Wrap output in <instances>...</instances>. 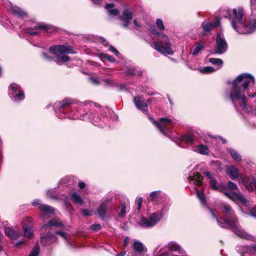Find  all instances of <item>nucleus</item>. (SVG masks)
Masks as SVG:
<instances>
[{
	"instance_id": "obj_5",
	"label": "nucleus",
	"mask_w": 256,
	"mask_h": 256,
	"mask_svg": "<svg viewBox=\"0 0 256 256\" xmlns=\"http://www.w3.org/2000/svg\"><path fill=\"white\" fill-rule=\"evenodd\" d=\"M149 118L163 134L169 138L172 141L177 142L178 138L171 134V130L173 128L174 124H176V120L174 118H162L158 120H155L150 116H149Z\"/></svg>"
},
{
	"instance_id": "obj_7",
	"label": "nucleus",
	"mask_w": 256,
	"mask_h": 256,
	"mask_svg": "<svg viewBox=\"0 0 256 256\" xmlns=\"http://www.w3.org/2000/svg\"><path fill=\"white\" fill-rule=\"evenodd\" d=\"M50 52L55 56V61L58 64L68 62L70 58L66 54H76V52L69 45L58 44L50 46Z\"/></svg>"
},
{
	"instance_id": "obj_56",
	"label": "nucleus",
	"mask_w": 256,
	"mask_h": 256,
	"mask_svg": "<svg viewBox=\"0 0 256 256\" xmlns=\"http://www.w3.org/2000/svg\"><path fill=\"white\" fill-rule=\"evenodd\" d=\"M114 6H115L114 4L112 2L110 4H106L104 8L107 10H110L111 8L114 7Z\"/></svg>"
},
{
	"instance_id": "obj_46",
	"label": "nucleus",
	"mask_w": 256,
	"mask_h": 256,
	"mask_svg": "<svg viewBox=\"0 0 256 256\" xmlns=\"http://www.w3.org/2000/svg\"><path fill=\"white\" fill-rule=\"evenodd\" d=\"M204 174L208 178L212 180V179H214V174L210 172H203Z\"/></svg>"
},
{
	"instance_id": "obj_48",
	"label": "nucleus",
	"mask_w": 256,
	"mask_h": 256,
	"mask_svg": "<svg viewBox=\"0 0 256 256\" xmlns=\"http://www.w3.org/2000/svg\"><path fill=\"white\" fill-rule=\"evenodd\" d=\"M142 198L140 197L138 198L136 200V204H137V210H140L142 207Z\"/></svg>"
},
{
	"instance_id": "obj_64",
	"label": "nucleus",
	"mask_w": 256,
	"mask_h": 256,
	"mask_svg": "<svg viewBox=\"0 0 256 256\" xmlns=\"http://www.w3.org/2000/svg\"><path fill=\"white\" fill-rule=\"evenodd\" d=\"M126 252L123 251L119 254H118L116 255V256H124L126 254Z\"/></svg>"
},
{
	"instance_id": "obj_22",
	"label": "nucleus",
	"mask_w": 256,
	"mask_h": 256,
	"mask_svg": "<svg viewBox=\"0 0 256 256\" xmlns=\"http://www.w3.org/2000/svg\"><path fill=\"white\" fill-rule=\"evenodd\" d=\"M26 220L28 223V226H26L24 224L23 226L24 235L26 238L30 239L33 236L32 224H31L32 220L30 218H26Z\"/></svg>"
},
{
	"instance_id": "obj_23",
	"label": "nucleus",
	"mask_w": 256,
	"mask_h": 256,
	"mask_svg": "<svg viewBox=\"0 0 256 256\" xmlns=\"http://www.w3.org/2000/svg\"><path fill=\"white\" fill-rule=\"evenodd\" d=\"M64 224L62 222L58 219H52L48 222L42 225V228L45 230L48 229L54 226L56 228H61L64 226Z\"/></svg>"
},
{
	"instance_id": "obj_15",
	"label": "nucleus",
	"mask_w": 256,
	"mask_h": 256,
	"mask_svg": "<svg viewBox=\"0 0 256 256\" xmlns=\"http://www.w3.org/2000/svg\"><path fill=\"white\" fill-rule=\"evenodd\" d=\"M133 102L138 110L148 114V106L143 97L140 96H134Z\"/></svg>"
},
{
	"instance_id": "obj_58",
	"label": "nucleus",
	"mask_w": 256,
	"mask_h": 256,
	"mask_svg": "<svg viewBox=\"0 0 256 256\" xmlns=\"http://www.w3.org/2000/svg\"><path fill=\"white\" fill-rule=\"evenodd\" d=\"M24 244V242L23 241H22V240H18L17 242H16L14 244V246H16V247H18L21 245H22V244Z\"/></svg>"
},
{
	"instance_id": "obj_27",
	"label": "nucleus",
	"mask_w": 256,
	"mask_h": 256,
	"mask_svg": "<svg viewBox=\"0 0 256 256\" xmlns=\"http://www.w3.org/2000/svg\"><path fill=\"white\" fill-rule=\"evenodd\" d=\"M127 210V204L126 202H122L120 206L118 208L117 213L118 216L122 218L125 217Z\"/></svg>"
},
{
	"instance_id": "obj_11",
	"label": "nucleus",
	"mask_w": 256,
	"mask_h": 256,
	"mask_svg": "<svg viewBox=\"0 0 256 256\" xmlns=\"http://www.w3.org/2000/svg\"><path fill=\"white\" fill-rule=\"evenodd\" d=\"M8 93L12 100L16 102H18L24 100V94L20 86L16 84H11L8 90Z\"/></svg>"
},
{
	"instance_id": "obj_54",
	"label": "nucleus",
	"mask_w": 256,
	"mask_h": 256,
	"mask_svg": "<svg viewBox=\"0 0 256 256\" xmlns=\"http://www.w3.org/2000/svg\"><path fill=\"white\" fill-rule=\"evenodd\" d=\"M168 206L166 204H164L162 208L160 211H163L162 212V216L164 215V213L166 212L168 210Z\"/></svg>"
},
{
	"instance_id": "obj_47",
	"label": "nucleus",
	"mask_w": 256,
	"mask_h": 256,
	"mask_svg": "<svg viewBox=\"0 0 256 256\" xmlns=\"http://www.w3.org/2000/svg\"><path fill=\"white\" fill-rule=\"evenodd\" d=\"M56 234L60 236L62 238H63L64 239L66 240V232L62 231V230H56Z\"/></svg>"
},
{
	"instance_id": "obj_8",
	"label": "nucleus",
	"mask_w": 256,
	"mask_h": 256,
	"mask_svg": "<svg viewBox=\"0 0 256 256\" xmlns=\"http://www.w3.org/2000/svg\"><path fill=\"white\" fill-rule=\"evenodd\" d=\"M210 188L215 190L224 193L228 198L233 200H238L243 204L246 203V200L243 195L240 192H232L227 189L226 186L223 184L218 185L215 178L212 179L210 182Z\"/></svg>"
},
{
	"instance_id": "obj_57",
	"label": "nucleus",
	"mask_w": 256,
	"mask_h": 256,
	"mask_svg": "<svg viewBox=\"0 0 256 256\" xmlns=\"http://www.w3.org/2000/svg\"><path fill=\"white\" fill-rule=\"evenodd\" d=\"M250 216L256 218V207L254 208L250 211Z\"/></svg>"
},
{
	"instance_id": "obj_17",
	"label": "nucleus",
	"mask_w": 256,
	"mask_h": 256,
	"mask_svg": "<svg viewBox=\"0 0 256 256\" xmlns=\"http://www.w3.org/2000/svg\"><path fill=\"white\" fill-rule=\"evenodd\" d=\"M242 182L248 190L256 191V180L253 176L244 178Z\"/></svg>"
},
{
	"instance_id": "obj_59",
	"label": "nucleus",
	"mask_w": 256,
	"mask_h": 256,
	"mask_svg": "<svg viewBox=\"0 0 256 256\" xmlns=\"http://www.w3.org/2000/svg\"><path fill=\"white\" fill-rule=\"evenodd\" d=\"M78 186L80 188H84L86 186V184L84 182H80L78 184Z\"/></svg>"
},
{
	"instance_id": "obj_19",
	"label": "nucleus",
	"mask_w": 256,
	"mask_h": 256,
	"mask_svg": "<svg viewBox=\"0 0 256 256\" xmlns=\"http://www.w3.org/2000/svg\"><path fill=\"white\" fill-rule=\"evenodd\" d=\"M162 193L160 190L152 192L148 198V200L154 204H159L162 199Z\"/></svg>"
},
{
	"instance_id": "obj_51",
	"label": "nucleus",
	"mask_w": 256,
	"mask_h": 256,
	"mask_svg": "<svg viewBox=\"0 0 256 256\" xmlns=\"http://www.w3.org/2000/svg\"><path fill=\"white\" fill-rule=\"evenodd\" d=\"M42 58L45 60H46L48 61H51L53 59V58L52 57L48 56V54H46V52H43L42 53Z\"/></svg>"
},
{
	"instance_id": "obj_61",
	"label": "nucleus",
	"mask_w": 256,
	"mask_h": 256,
	"mask_svg": "<svg viewBox=\"0 0 256 256\" xmlns=\"http://www.w3.org/2000/svg\"><path fill=\"white\" fill-rule=\"evenodd\" d=\"M90 80L94 84H98V80L96 78H90Z\"/></svg>"
},
{
	"instance_id": "obj_31",
	"label": "nucleus",
	"mask_w": 256,
	"mask_h": 256,
	"mask_svg": "<svg viewBox=\"0 0 256 256\" xmlns=\"http://www.w3.org/2000/svg\"><path fill=\"white\" fill-rule=\"evenodd\" d=\"M196 150L201 154L206 156L208 155L210 152L208 146L202 144L198 145Z\"/></svg>"
},
{
	"instance_id": "obj_1",
	"label": "nucleus",
	"mask_w": 256,
	"mask_h": 256,
	"mask_svg": "<svg viewBox=\"0 0 256 256\" xmlns=\"http://www.w3.org/2000/svg\"><path fill=\"white\" fill-rule=\"evenodd\" d=\"M53 108L56 116L60 119L88 120L100 128L104 127L107 116L106 111L108 110V108H98L96 104L90 101L76 104L74 100L68 98L56 102Z\"/></svg>"
},
{
	"instance_id": "obj_40",
	"label": "nucleus",
	"mask_w": 256,
	"mask_h": 256,
	"mask_svg": "<svg viewBox=\"0 0 256 256\" xmlns=\"http://www.w3.org/2000/svg\"><path fill=\"white\" fill-rule=\"evenodd\" d=\"M156 25L158 29L160 30H165V27L164 25L162 20L160 18H158L156 20Z\"/></svg>"
},
{
	"instance_id": "obj_32",
	"label": "nucleus",
	"mask_w": 256,
	"mask_h": 256,
	"mask_svg": "<svg viewBox=\"0 0 256 256\" xmlns=\"http://www.w3.org/2000/svg\"><path fill=\"white\" fill-rule=\"evenodd\" d=\"M39 208L46 214H53L54 213V208L47 204L40 205Z\"/></svg>"
},
{
	"instance_id": "obj_41",
	"label": "nucleus",
	"mask_w": 256,
	"mask_h": 256,
	"mask_svg": "<svg viewBox=\"0 0 256 256\" xmlns=\"http://www.w3.org/2000/svg\"><path fill=\"white\" fill-rule=\"evenodd\" d=\"M81 213L82 215L86 216H91L93 214L92 210L90 209H82Z\"/></svg>"
},
{
	"instance_id": "obj_60",
	"label": "nucleus",
	"mask_w": 256,
	"mask_h": 256,
	"mask_svg": "<svg viewBox=\"0 0 256 256\" xmlns=\"http://www.w3.org/2000/svg\"><path fill=\"white\" fill-rule=\"evenodd\" d=\"M124 241V246L126 247L128 246V244L129 242L128 238V237L125 238Z\"/></svg>"
},
{
	"instance_id": "obj_36",
	"label": "nucleus",
	"mask_w": 256,
	"mask_h": 256,
	"mask_svg": "<svg viewBox=\"0 0 256 256\" xmlns=\"http://www.w3.org/2000/svg\"><path fill=\"white\" fill-rule=\"evenodd\" d=\"M40 246L38 244H35L28 256H38L40 254Z\"/></svg>"
},
{
	"instance_id": "obj_37",
	"label": "nucleus",
	"mask_w": 256,
	"mask_h": 256,
	"mask_svg": "<svg viewBox=\"0 0 256 256\" xmlns=\"http://www.w3.org/2000/svg\"><path fill=\"white\" fill-rule=\"evenodd\" d=\"M216 70L215 68L212 66H206L200 70V72L202 73L208 74L214 72Z\"/></svg>"
},
{
	"instance_id": "obj_25",
	"label": "nucleus",
	"mask_w": 256,
	"mask_h": 256,
	"mask_svg": "<svg viewBox=\"0 0 256 256\" xmlns=\"http://www.w3.org/2000/svg\"><path fill=\"white\" fill-rule=\"evenodd\" d=\"M236 250L241 254V256H244V254H251V248L249 246L238 245L236 246Z\"/></svg>"
},
{
	"instance_id": "obj_52",
	"label": "nucleus",
	"mask_w": 256,
	"mask_h": 256,
	"mask_svg": "<svg viewBox=\"0 0 256 256\" xmlns=\"http://www.w3.org/2000/svg\"><path fill=\"white\" fill-rule=\"evenodd\" d=\"M47 196L51 198H56V196L53 194V192L52 190H50L47 192Z\"/></svg>"
},
{
	"instance_id": "obj_6",
	"label": "nucleus",
	"mask_w": 256,
	"mask_h": 256,
	"mask_svg": "<svg viewBox=\"0 0 256 256\" xmlns=\"http://www.w3.org/2000/svg\"><path fill=\"white\" fill-rule=\"evenodd\" d=\"M150 32L154 35L160 36V41L158 42H154L152 46L156 50L163 54H172L173 52L171 48V42L168 36L164 34H160L157 32L154 27L151 28Z\"/></svg>"
},
{
	"instance_id": "obj_30",
	"label": "nucleus",
	"mask_w": 256,
	"mask_h": 256,
	"mask_svg": "<svg viewBox=\"0 0 256 256\" xmlns=\"http://www.w3.org/2000/svg\"><path fill=\"white\" fill-rule=\"evenodd\" d=\"M208 61L216 67L215 68L216 69V70L222 68L224 64L223 60L222 59L218 58H209Z\"/></svg>"
},
{
	"instance_id": "obj_50",
	"label": "nucleus",
	"mask_w": 256,
	"mask_h": 256,
	"mask_svg": "<svg viewBox=\"0 0 256 256\" xmlns=\"http://www.w3.org/2000/svg\"><path fill=\"white\" fill-rule=\"evenodd\" d=\"M32 204L34 206H38L40 205H42V204H41V200L39 199H36L34 200L32 202Z\"/></svg>"
},
{
	"instance_id": "obj_9",
	"label": "nucleus",
	"mask_w": 256,
	"mask_h": 256,
	"mask_svg": "<svg viewBox=\"0 0 256 256\" xmlns=\"http://www.w3.org/2000/svg\"><path fill=\"white\" fill-rule=\"evenodd\" d=\"M162 212L157 211L151 214L148 218H142L140 225L144 228L154 226L162 218Z\"/></svg>"
},
{
	"instance_id": "obj_13",
	"label": "nucleus",
	"mask_w": 256,
	"mask_h": 256,
	"mask_svg": "<svg viewBox=\"0 0 256 256\" xmlns=\"http://www.w3.org/2000/svg\"><path fill=\"white\" fill-rule=\"evenodd\" d=\"M220 24V20L217 19L216 20H212L210 22L204 21L201 24L204 32L202 34V36H209L212 34V30L218 27Z\"/></svg>"
},
{
	"instance_id": "obj_20",
	"label": "nucleus",
	"mask_w": 256,
	"mask_h": 256,
	"mask_svg": "<svg viewBox=\"0 0 256 256\" xmlns=\"http://www.w3.org/2000/svg\"><path fill=\"white\" fill-rule=\"evenodd\" d=\"M110 201V199L106 200L100 205L98 209V216L102 220H104L106 218V212L108 210V204Z\"/></svg>"
},
{
	"instance_id": "obj_4",
	"label": "nucleus",
	"mask_w": 256,
	"mask_h": 256,
	"mask_svg": "<svg viewBox=\"0 0 256 256\" xmlns=\"http://www.w3.org/2000/svg\"><path fill=\"white\" fill-rule=\"evenodd\" d=\"M209 212L221 228H231L232 230L240 238L248 239V234L239 226L238 219L236 216L231 206L226 204L222 205V212L224 217L218 218L216 214L209 208H208Z\"/></svg>"
},
{
	"instance_id": "obj_33",
	"label": "nucleus",
	"mask_w": 256,
	"mask_h": 256,
	"mask_svg": "<svg viewBox=\"0 0 256 256\" xmlns=\"http://www.w3.org/2000/svg\"><path fill=\"white\" fill-rule=\"evenodd\" d=\"M228 151L230 152L234 160L238 162L242 160L241 156L237 151L232 148H228Z\"/></svg>"
},
{
	"instance_id": "obj_34",
	"label": "nucleus",
	"mask_w": 256,
	"mask_h": 256,
	"mask_svg": "<svg viewBox=\"0 0 256 256\" xmlns=\"http://www.w3.org/2000/svg\"><path fill=\"white\" fill-rule=\"evenodd\" d=\"M180 140L188 144H194V138L191 134L183 135L181 136Z\"/></svg>"
},
{
	"instance_id": "obj_3",
	"label": "nucleus",
	"mask_w": 256,
	"mask_h": 256,
	"mask_svg": "<svg viewBox=\"0 0 256 256\" xmlns=\"http://www.w3.org/2000/svg\"><path fill=\"white\" fill-rule=\"evenodd\" d=\"M222 16L229 19L231 26L239 34H250L256 30V16L252 14L248 21L245 20L244 10L241 7L234 9L224 8Z\"/></svg>"
},
{
	"instance_id": "obj_12",
	"label": "nucleus",
	"mask_w": 256,
	"mask_h": 256,
	"mask_svg": "<svg viewBox=\"0 0 256 256\" xmlns=\"http://www.w3.org/2000/svg\"><path fill=\"white\" fill-rule=\"evenodd\" d=\"M50 28V26L49 25L34 23L30 27L25 28L24 32L32 36H34L38 35L40 31L46 32Z\"/></svg>"
},
{
	"instance_id": "obj_14",
	"label": "nucleus",
	"mask_w": 256,
	"mask_h": 256,
	"mask_svg": "<svg viewBox=\"0 0 256 256\" xmlns=\"http://www.w3.org/2000/svg\"><path fill=\"white\" fill-rule=\"evenodd\" d=\"M57 240L56 234L50 232L41 234L40 242L43 246H50L55 242Z\"/></svg>"
},
{
	"instance_id": "obj_10",
	"label": "nucleus",
	"mask_w": 256,
	"mask_h": 256,
	"mask_svg": "<svg viewBox=\"0 0 256 256\" xmlns=\"http://www.w3.org/2000/svg\"><path fill=\"white\" fill-rule=\"evenodd\" d=\"M228 48V44L223 34L219 32L216 38L214 53L222 54L225 53Z\"/></svg>"
},
{
	"instance_id": "obj_55",
	"label": "nucleus",
	"mask_w": 256,
	"mask_h": 256,
	"mask_svg": "<svg viewBox=\"0 0 256 256\" xmlns=\"http://www.w3.org/2000/svg\"><path fill=\"white\" fill-rule=\"evenodd\" d=\"M120 90L122 91H126L128 90L126 84H122L118 86Z\"/></svg>"
},
{
	"instance_id": "obj_49",
	"label": "nucleus",
	"mask_w": 256,
	"mask_h": 256,
	"mask_svg": "<svg viewBox=\"0 0 256 256\" xmlns=\"http://www.w3.org/2000/svg\"><path fill=\"white\" fill-rule=\"evenodd\" d=\"M104 58L110 62H113L116 61V60L114 59V58L112 56H111L108 54H104Z\"/></svg>"
},
{
	"instance_id": "obj_62",
	"label": "nucleus",
	"mask_w": 256,
	"mask_h": 256,
	"mask_svg": "<svg viewBox=\"0 0 256 256\" xmlns=\"http://www.w3.org/2000/svg\"><path fill=\"white\" fill-rule=\"evenodd\" d=\"M94 4L96 5H100L102 3V0H92Z\"/></svg>"
},
{
	"instance_id": "obj_29",
	"label": "nucleus",
	"mask_w": 256,
	"mask_h": 256,
	"mask_svg": "<svg viewBox=\"0 0 256 256\" xmlns=\"http://www.w3.org/2000/svg\"><path fill=\"white\" fill-rule=\"evenodd\" d=\"M71 198L74 204H80L81 206L84 204L83 199L76 192L72 193Z\"/></svg>"
},
{
	"instance_id": "obj_24",
	"label": "nucleus",
	"mask_w": 256,
	"mask_h": 256,
	"mask_svg": "<svg viewBox=\"0 0 256 256\" xmlns=\"http://www.w3.org/2000/svg\"><path fill=\"white\" fill-rule=\"evenodd\" d=\"M188 180L190 183L200 186L202 184L203 176L200 173L196 172L192 176H190Z\"/></svg>"
},
{
	"instance_id": "obj_63",
	"label": "nucleus",
	"mask_w": 256,
	"mask_h": 256,
	"mask_svg": "<svg viewBox=\"0 0 256 256\" xmlns=\"http://www.w3.org/2000/svg\"><path fill=\"white\" fill-rule=\"evenodd\" d=\"M250 247L251 248V251L252 250L256 253V244H252Z\"/></svg>"
},
{
	"instance_id": "obj_42",
	"label": "nucleus",
	"mask_w": 256,
	"mask_h": 256,
	"mask_svg": "<svg viewBox=\"0 0 256 256\" xmlns=\"http://www.w3.org/2000/svg\"><path fill=\"white\" fill-rule=\"evenodd\" d=\"M227 187L230 190H236L238 189L236 184L231 181H229L228 182Z\"/></svg>"
},
{
	"instance_id": "obj_38",
	"label": "nucleus",
	"mask_w": 256,
	"mask_h": 256,
	"mask_svg": "<svg viewBox=\"0 0 256 256\" xmlns=\"http://www.w3.org/2000/svg\"><path fill=\"white\" fill-rule=\"evenodd\" d=\"M196 195L199 200H200L202 204L204 206H206V196L203 192H200L199 191L196 192Z\"/></svg>"
},
{
	"instance_id": "obj_39",
	"label": "nucleus",
	"mask_w": 256,
	"mask_h": 256,
	"mask_svg": "<svg viewBox=\"0 0 256 256\" xmlns=\"http://www.w3.org/2000/svg\"><path fill=\"white\" fill-rule=\"evenodd\" d=\"M136 68L134 67L128 68L126 70V74L128 76H134L136 75Z\"/></svg>"
},
{
	"instance_id": "obj_18",
	"label": "nucleus",
	"mask_w": 256,
	"mask_h": 256,
	"mask_svg": "<svg viewBox=\"0 0 256 256\" xmlns=\"http://www.w3.org/2000/svg\"><path fill=\"white\" fill-rule=\"evenodd\" d=\"M167 247L171 251H178L180 254V256L174 255V256H186V251L176 242H170L168 244Z\"/></svg>"
},
{
	"instance_id": "obj_44",
	"label": "nucleus",
	"mask_w": 256,
	"mask_h": 256,
	"mask_svg": "<svg viewBox=\"0 0 256 256\" xmlns=\"http://www.w3.org/2000/svg\"><path fill=\"white\" fill-rule=\"evenodd\" d=\"M109 50L113 52L116 56L118 57H120V54L118 51V50L113 46H110L109 48Z\"/></svg>"
},
{
	"instance_id": "obj_53",
	"label": "nucleus",
	"mask_w": 256,
	"mask_h": 256,
	"mask_svg": "<svg viewBox=\"0 0 256 256\" xmlns=\"http://www.w3.org/2000/svg\"><path fill=\"white\" fill-rule=\"evenodd\" d=\"M168 206L166 204H164L162 208L160 211H163L162 212V216L164 215V213L166 212L168 210Z\"/></svg>"
},
{
	"instance_id": "obj_21",
	"label": "nucleus",
	"mask_w": 256,
	"mask_h": 256,
	"mask_svg": "<svg viewBox=\"0 0 256 256\" xmlns=\"http://www.w3.org/2000/svg\"><path fill=\"white\" fill-rule=\"evenodd\" d=\"M4 232L6 235L12 240H16L22 234L20 230H15L13 228L10 227L6 228Z\"/></svg>"
},
{
	"instance_id": "obj_26",
	"label": "nucleus",
	"mask_w": 256,
	"mask_h": 256,
	"mask_svg": "<svg viewBox=\"0 0 256 256\" xmlns=\"http://www.w3.org/2000/svg\"><path fill=\"white\" fill-rule=\"evenodd\" d=\"M227 172L230 176V178L233 180L238 178L240 176L238 169L234 166H229L228 168Z\"/></svg>"
},
{
	"instance_id": "obj_16",
	"label": "nucleus",
	"mask_w": 256,
	"mask_h": 256,
	"mask_svg": "<svg viewBox=\"0 0 256 256\" xmlns=\"http://www.w3.org/2000/svg\"><path fill=\"white\" fill-rule=\"evenodd\" d=\"M132 16V13L128 9H125L122 15L119 17V20L122 22L121 23L122 26L124 28H128Z\"/></svg>"
},
{
	"instance_id": "obj_35",
	"label": "nucleus",
	"mask_w": 256,
	"mask_h": 256,
	"mask_svg": "<svg viewBox=\"0 0 256 256\" xmlns=\"http://www.w3.org/2000/svg\"><path fill=\"white\" fill-rule=\"evenodd\" d=\"M204 48V44H196L192 50V54L193 56L197 55L198 52Z\"/></svg>"
},
{
	"instance_id": "obj_45",
	"label": "nucleus",
	"mask_w": 256,
	"mask_h": 256,
	"mask_svg": "<svg viewBox=\"0 0 256 256\" xmlns=\"http://www.w3.org/2000/svg\"><path fill=\"white\" fill-rule=\"evenodd\" d=\"M108 11V14L112 16H118L120 13L119 10L117 8L110 9Z\"/></svg>"
},
{
	"instance_id": "obj_43",
	"label": "nucleus",
	"mask_w": 256,
	"mask_h": 256,
	"mask_svg": "<svg viewBox=\"0 0 256 256\" xmlns=\"http://www.w3.org/2000/svg\"><path fill=\"white\" fill-rule=\"evenodd\" d=\"M90 228L92 231H98L101 230L102 226L100 224H93L90 226Z\"/></svg>"
},
{
	"instance_id": "obj_2",
	"label": "nucleus",
	"mask_w": 256,
	"mask_h": 256,
	"mask_svg": "<svg viewBox=\"0 0 256 256\" xmlns=\"http://www.w3.org/2000/svg\"><path fill=\"white\" fill-rule=\"evenodd\" d=\"M255 84L254 76L248 73H242L232 81V88L226 92V96L232 102L236 109L239 105L242 109L247 110L246 94L252 98L256 96V88L253 94L250 92V88Z\"/></svg>"
},
{
	"instance_id": "obj_28",
	"label": "nucleus",
	"mask_w": 256,
	"mask_h": 256,
	"mask_svg": "<svg viewBox=\"0 0 256 256\" xmlns=\"http://www.w3.org/2000/svg\"><path fill=\"white\" fill-rule=\"evenodd\" d=\"M11 10L13 14L20 18H24L27 16L26 13L19 7L16 6H12Z\"/></svg>"
}]
</instances>
